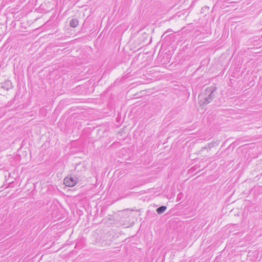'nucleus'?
Here are the masks:
<instances>
[{"label": "nucleus", "instance_id": "9d476101", "mask_svg": "<svg viewBox=\"0 0 262 262\" xmlns=\"http://www.w3.org/2000/svg\"><path fill=\"white\" fill-rule=\"evenodd\" d=\"M181 193L178 194V196L179 195V197H181V195H180Z\"/></svg>", "mask_w": 262, "mask_h": 262}, {"label": "nucleus", "instance_id": "1a4fd4ad", "mask_svg": "<svg viewBox=\"0 0 262 262\" xmlns=\"http://www.w3.org/2000/svg\"><path fill=\"white\" fill-rule=\"evenodd\" d=\"M181 193L178 194V196L179 195V197H181V195H180Z\"/></svg>", "mask_w": 262, "mask_h": 262}, {"label": "nucleus", "instance_id": "39448f33", "mask_svg": "<svg viewBox=\"0 0 262 262\" xmlns=\"http://www.w3.org/2000/svg\"><path fill=\"white\" fill-rule=\"evenodd\" d=\"M166 209H167V207L166 206H162L158 207L156 209V211L158 214H161L163 213V212H164L166 210Z\"/></svg>", "mask_w": 262, "mask_h": 262}, {"label": "nucleus", "instance_id": "423d86ee", "mask_svg": "<svg viewBox=\"0 0 262 262\" xmlns=\"http://www.w3.org/2000/svg\"><path fill=\"white\" fill-rule=\"evenodd\" d=\"M45 111H46V110L45 108H42L40 110V113H43V112H44Z\"/></svg>", "mask_w": 262, "mask_h": 262}, {"label": "nucleus", "instance_id": "20e7f679", "mask_svg": "<svg viewBox=\"0 0 262 262\" xmlns=\"http://www.w3.org/2000/svg\"><path fill=\"white\" fill-rule=\"evenodd\" d=\"M78 20L76 18H72L70 21V26L72 28H75L78 26Z\"/></svg>", "mask_w": 262, "mask_h": 262}, {"label": "nucleus", "instance_id": "f257e3e1", "mask_svg": "<svg viewBox=\"0 0 262 262\" xmlns=\"http://www.w3.org/2000/svg\"><path fill=\"white\" fill-rule=\"evenodd\" d=\"M215 88L210 86L207 88L205 90V92L199 96V103L200 105H205L209 103L212 101L215 96L214 92Z\"/></svg>", "mask_w": 262, "mask_h": 262}, {"label": "nucleus", "instance_id": "6e6552de", "mask_svg": "<svg viewBox=\"0 0 262 262\" xmlns=\"http://www.w3.org/2000/svg\"><path fill=\"white\" fill-rule=\"evenodd\" d=\"M78 165H77L75 167V169H77V166H78Z\"/></svg>", "mask_w": 262, "mask_h": 262}, {"label": "nucleus", "instance_id": "f03ea898", "mask_svg": "<svg viewBox=\"0 0 262 262\" xmlns=\"http://www.w3.org/2000/svg\"><path fill=\"white\" fill-rule=\"evenodd\" d=\"M64 184L69 187H73L77 183V178L75 176H69L64 178Z\"/></svg>", "mask_w": 262, "mask_h": 262}, {"label": "nucleus", "instance_id": "7ed1b4c3", "mask_svg": "<svg viewBox=\"0 0 262 262\" xmlns=\"http://www.w3.org/2000/svg\"><path fill=\"white\" fill-rule=\"evenodd\" d=\"M1 88L8 91L12 88V83L9 80L5 81L1 83Z\"/></svg>", "mask_w": 262, "mask_h": 262}, {"label": "nucleus", "instance_id": "0eeeda50", "mask_svg": "<svg viewBox=\"0 0 262 262\" xmlns=\"http://www.w3.org/2000/svg\"><path fill=\"white\" fill-rule=\"evenodd\" d=\"M170 31H170V30H168L165 32V33H167V32H170Z\"/></svg>", "mask_w": 262, "mask_h": 262}]
</instances>
